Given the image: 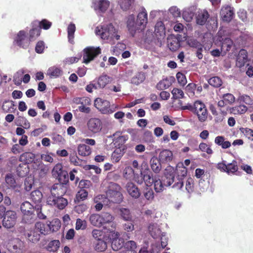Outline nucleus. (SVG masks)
Here are the masks:
<instances>
[{
	"instance_id": "f704fd0d",
	"label": "nucleus",
	"mask_w": 253,
	"mask_h": 253,
	"mask_svg": "<svg viewBox=\"0 0 253 253\" xmlns=\"http://www.w3.org/2000/svg\"><path fill=\"white\" fill-rule=\"evenodd\" d=\"M124 154V149L120 147L115 149L111 155V160L113 163H118L121 160Z\"/></svg>"
},
{
	"instance_id": "37998d69",
	"label": "nucleus",
	"mask_w": 253,
	"mask_h": 253,
	"mask_svg": "<svg viewBox=\"0 0 253 253\" xmlns=\"http://www.w3.org/2000/svg\"><path fill=\"white\" fill-rule=\"evenodd\" d=\"M233 45V41L231 39L225 38L221 42V50L224 53L229 51Z\"/></svg>"
},
{
	"instance_id": "aec40b11",
	"label": "nucleus",
	"mask_w": 253,
	"mask_h": 253,
	"mask_svg": "<svg viewBox=\"0 0 253 253\" xmlns=\"http://www.w3.org/2000/svg\"><path fill=\"white\" fill-rule=\"evenodd\" d=\"M126 187L127 192L132 198L137 199L140 197V190L134 183L128 182L126 184Z\"/></svg>"
},
{
	"instance_id": "7ed1b4c3",
	"label": "nucleus",
	"mask_w": 253,
	"mask_h": 253,
	"mask_svg": "<svg viewBox=\"0 0 253 253\" xmlns=\"http://www.w3.org/2000/svg\"><path fill=\"white\" fill-rule=\"evenodd\" d=\"M52 174L53 177L57 179L59 183L66 185L69 181V174L66 170L63 169L61 164H57L52 169Z\"/></svg>"
},
{
	"instance_id": "423d86ee",
	"label": "nucleus",
	"mask_w": 253,
	"mask_h": 253,
	"mask_svg": "<svg viewBox=\"0 0 253 253\" xmlns=\"http://www.w3.org/2000/svg\"><path fill=\"white\" fill-rule=\"evenodd\" d=\"M100 53L101 49L99 47L92 46L86 47L84 50V62L85 64L88 63Z\"/></svg>"
},
{
	"instance_id": "6e6552de",
	"label": "nucleus",
	"mask_w": 253,
	"mask_h": 253,
	"mask_svg": "<svg viewBox=\"0 0 253 253\" xmlns=\"http://www.w3.org/2000/svg\"><path fill=\"white\" fill-rule=\"evenodd\" d=\"M88 130L92 134L99 132L102 128V123L100 119L96 118H92L87 122Z\"/></svg>"
},
{
	"instance_id": "2eb2a0df",
	"label": "nucleus",
	"mask_w": 253,
	"mask_h": 253,
	"mask_svg": "<svg viewBox=\"0 0 253 253\" xmlns=\"http://www.w3.org/2000/svg\"><path fill=\"white\" fill-rule=\"evenodd\" d=\"M127 27L130 34L132 37H134L137 31L141 29V28L139 27L137 24V22H135V17L133 14L129 15L128 18Z\"/></svg>"
},
{
	"instance_id": "4468645a",
	"label": "nucleus",
	"mask_w": 253,
	"mask_h": 253,
	"mask_svg": "<svg viewBox=\"0 0 253 253\" xmlns=\"http://www.w3.org/2000/svg\"><path fill=\"white\" fill-rule=\"evenodd\" d=\"M220 14L223 21L229 22L233 19L234 15L233 8L228 5L222 7Z\"/></svg>"
},
{
	"instance_id": "c85d7f7f",
	"label": "nucleus",
	"mask_w": 253,
	"mask_h": 253,
	"mask_svg": "<svg viewBox=\"0 0 253 253\" xmlns=\"http://www.w3.org/2000/svg\"><path fill=\"white\" fill-rule=\"evenodd\" d=\"M35 229L39 232L41 234L46 235L49 234L47 222L44 223L43 222L38 221L35 224Z\"/></svg>"
},
{
	"instance_id": "72a5a7b5",
	"label": "nucleus",
	"mask_w": 253,
	"mask_h": 253,
	"mask_svg": "<svg viewBox=\"0 0 253 253\" xmlns=\"http://www.w3.org/2000/svg\"><path fill=\"white\" fill-rule=\"evenodd\" d=\"M78 151L80 155L87 156L91 154V149L88 145L84 144H81L78 146Z\"/></svg>"
},
{
	"instance_id": "f3484780",
	"label": "nucleus",
	"mask_w": 253,
	"mask_h": 253,
	"mask_svg": "<svg viewBox=\"0 0 253 253\" xmlns=\"http://www.w3.org/2000/svg\"><path fill=\"white\" fill-rule=\"evenodd\" d=\"M136 22L141 30L144 29L148 22L147 13L145 9L138 14Z\"/></svg>"
},
{
	"instance_id": "cd10ccee",
	"label": "nucleus",
	"mask_w": 253,
	"mask_h": 253,
	"mask_svg": "<svg viewBox=\"0 0 253 253\" xmlns=\"http://www.w3.org/2000/svg\"><path fill=\"white\" fill-rule=\"evenodd\" d=\"M33 22V24L35 26L40 28L41 30L42 29L45 30H48L52 26V22H50L46 19H43L41 21L36 20Z\"/></svg>"
},
{
	"instance_id": "4be33fe9",
	"label": "nucleus",
	"mask_w": 253,
	"mask_h": 253,
	"mask_svg": "<svg viewBox=\"0 0 253 253\" xmlns=\"http://www.w3.org/2000/svg\"><path fill=\"white\" fill-rule=\"evenodd\" d=\"M25 236L28 241L33 243H38L41 238V234L36 230H31L25 234Z\"/></svg>"
},
{
	"instance_id": "e2e57ef3",
	"label": "nucleus",
	"mask_w": 253,
	"mask_h": 253,
	"mask_svg": "<svg viewBox=\"0 0 253 253\" xmlns=\"http://www.w3.org/2000/svg\"><path fill=\"white\" fill-rule=\"evenodd\" d=\"M227 169L226 172L227 173H234L237 171L238 167L237 161L233 160L232 163L228 164L227 165Z\"/></svg>"
},
{
	"instance_id": "4c0bfd02",
	"label": "nucleus",
	"mask_w": 253,
	"mask_h": 253,
	"mask_svg": "<svg viewBox=\"0 0 253 253\" xmlns=\"http://www.w3.org/2000/svg\"><path fill=\"white\" fill-rule=\"evenodd\" d=\"M119 214L124 220L128 221L132 220V216L129 209L124 208H120L119 209Z\"/></svg>"
},
{
	"instance_id": "9d476101",
	"label": "nucleus",
	"mask_w": 253,
	"mask_h": 253,
	"mask_svg": "<svg viewBox=\"0 0 253 253\" xmlns=\"http://www.w3.org/2000/svg\"><path fill=\"white\" fill-rule=\"evenodd\" d=\"M67 186L63 183H55L50 188V195L48 197L63 196L67 191Z\"/></svg>"
},
{
	"instance_id": "09e8293b",
	"label": "nucleus",
	"mask_w": 253,
	"mask_h": 253,
	"mask_svg": "<svg viewBox=\"0 0 253 253\" xmlns=\"http://www.w3.org/2000/svg\"><path fill=\"white\" fill-rule=\"evenodd\" d=\"M88 196V192L85 189H80L76 194L75 199V203H79L81 201L85 200Z\"/></svg>"
},
{
	"instance_id": "c03bdc74",
	"label": "nucleus",
	"mask_w": 253,
	"mask_h": 253,
	"mask_svg": "<svg viewBox=\"0 0 253 253\" xmlns=\"http://www.w3.org/2000/svg\"><path fill=\"white\" fill-rule=\"evenodd\" d=\"M70 161L75 166L84 167L86 162L82 159H79L76 153L71 154L70 156Z\"/></svg>"
},
{
	"instance_id": "58836bf2",
	"label": "nucleus",
	"mask_w": 253,
	"mask_h": 253,
	"mask_svg": "<svg viewBox=\"0 0 253 253\" xmlns=\"http://www.w3.org/2000/svg\"><path fill=\"white\" fill-rule=\"evenodd\" d=\"M60 246V241L58 240H54L48 244L46 249L48 252L55 253L58 250Z\"/></svg>"
},
{
	"instance_id": "6ab92c4d",
	"label": "nucleus",
	"mask_w": 253,
	"mask_h": 253,
	"mask_svg": "<svg viewBox=\"0 0 253 253\" xmlns=\"http://www.w3.org/2000/svg\"><path fill=\"white\" fill-rule=\"evenodd\" d=\"M173 154L172 152L168 149L162 150L159 154V159L162 163H167L172 161Z\"/></svg>"
},
{
	"instance_id": "7c9ffc66",
	"label": "nucleus",
	"mask_w": 253,
	"mask_h": 253,
	"mask_svg": "<svg viewBox=\"0 0 253 253\" xmlns=\"http://www.w3.org/2000/svg\"><path fill=\"white\" fill-rule=\"evenodd\" d=\"M230 113L233 115H241L245 113L247 111V107L244 105H237L232 107H229L227 109Z\"/></svg>"
},
{
	"instance_id": "ea45409f",
	"label": "nucleus",
	"mask_w": 253,
	"mask_h": 253,
	"mask_svg": "<svg viewBox=\"0 0 253 253\" xmlns=\"http://www.w3.org/2000/svg\"><path fill=\"white\" fill-rule=\"evenodd\" d=\"M42 198V193L38 190H34L31 193V199L37 205L41 203Z\"/></svg>"
},
{
	"instance_id": "f257e3e1",
	"label": "nucleus",
	"mask_w": 253,
	"mask_h": 253,
	"mask_svg": "<svg viewBox=\"0 0 253 253\" xmlns=\"http://www.w3.org/2000/svg\"><path fill=\"white\" fill-rule=\"evenodd\" d=\"M121 187L117 183L110 182L106 193V199L114 203H120L123 200Z\"/></svg>"
},
{
	"instance_id": "a18cd8bd",
	"label": "nucleus",
	"mask_w": 253,
	"mask_h": 253,
	"mask_svg": "<svg viewBox=\"0 0 253 253\" xmlns=\"http://www.w3.org/2000/svg\"><path fill=\"white\" fill-rule=\"evenodd\" d=\"M209 16V15L207 11H203L199 13L196 17L197 23L200 25H204L206 23Z\"/></svg>"
},
{
	"instance_id": "473e14b6",
	"label": "nucleus",
	"mask_w": 253,
	"mask_h": 253,
	"mask_svg": "<svg viewBox=\"0 0 253 253\" xmlns=\"http://www.w3.org/2000/svg\"><path fill=\"white\" fill-rule=\"evenodd\" d=\"M141 174L143 175V179L146 185L147 186H151L155 180V178L157 177H153V173L150 170L144 171L143 173L141 172Z\"/></svg>"
},
{
	"instance_id": "69168bd1",
	"label": "nucleus",
	"mask_w": 253,
	"mask_h": 253,
	"mask_svg": "<svg viewBox=\"0 0 253 253\" xmlns=\"http://www.w3.org/2000/svg\"><path fill=\"white\" fill-rule=\"evenodd\" d=\"M123 175L126 178L130 179L134 176V170L130 166L126 167L124 170Z\"/></svg>"
},
{
	"instance_id": "13d9d810",
	"label": "nucleus",
	"mask_w": 253,
	"mask_h": 253,
	"mask_svg": "<svg viewBox=\"0 0 253 253\" xmlns=\"http://www.w3.org/2000/svg\"><path fill=\"white\" fill-rule=\"evenodd\" d=\"M134 0H119V3L121 8L124 11L128 10L133 3Z\"/></svg>"
},
{
	"instance_id": "b1692460",
	"label": "nucleus",
	"mask_w": 253,
	"mask_h": 253,
	"mask_svg": "<svg viewBox=\"0 0 253 253\" xmlns=\"http://www.w3.org/2000/svg\"><path fill=\"white\" fill-rule=\"evenodd\" d=\"M49 234L51 232H57L61 227V221L58 218H55L51 221L47 222Z\"/></svg>"
},
{
	"instance_id": "052dcab7",
	"label": "nucleus",
	"mask_w": 253,
	"mask_h": 253,
	"mask_svg": "<svg viewBox=\"0 0 253 253\" xmlns=\"http://www.w3.org/2000/svg\"><path fill=\"white\" fill-rule=\"evenodd\" d=\"M107 249V244L103 240H99L95 244V249L98 252H102Z\"/></svg>"
},
{
	"instance_id": "6e6d98bb",
	"label": "nucleus",
	"mask_w": 253,
	"mask_h": 253,
	"mask_svg": "<svg viewBox=\"0 0 253 253\" xmlns=\"http://www.w3.org/2000/svg\"><path fill=\"white\" fill-rule=\"evenodd\" d=\"M153 184L154 185V189L157 193L161 192L164 190L165 186L163 184L162 180L158 177L155 178V180Z\"/></svg>"
},
{
	"instance_id": "c9c22d12",
	"label": "nucleus",
	"mask_w": 253,
	"mask_h": 253,
	"mask_svg": "<svg viewBox=\"0 0 253 253\" xmlns=\"http://www.w3.org/2000/svg\"><path fill=\"white\" fill-rule=\"evenodd\" d=\"M122 133L120 131L116 132L114 134V136H117V137H115L114 141L115 142V144L116 145V146H120L121 145H123L126 141L128 139V135H120V134Z\"/></svg>"
},
{
	"instance_id": "338daca9",
	"label": "nucleus",
	"mask_w": 253,
	"mask_h": 253,
	"mask_svg": "<svg viewBox=\"0 0 253 253\" xmlns=\"http://www.w3.org/2000/svg\"><path fill=\"white\" fill-rule=\"evenodd\" d=\"M148 230L151 235L154 238H157V234L159 233L160 230L157 228L156 225L155 224H150L148 226Z\"/></svg>"
},
{
	"instance_id": "a19ab883",
	"label": "nucleus",
	"mask_w": 253,
	"mask_h": 253,
	"mask_svg": "<svg viewBox=\"0 0 253 253\" xmlns=\"http://www.w3.org/2000/svg\"><path fill=\"white\" fill-rule=\"evenodd\" d=\"M17 174L20 177H24L29 172V168L26 164H20L16 169Z\"/></svg>"
},
{
	"instance_id": "bb28decb",
	"label": "nucleus",
	"mask_w": 253,
	"mask_h": 253,
	"mask_svg": "<svg viewBox=\"0 0 253 253\" xmlns=\"http://www.w3.org/2000/svg\"><path fill=\"white\" fill-rule=\"evenodd\" d=\"M150 166L152 170L156 173L160 172L162 169L161 162L156 157H152L150 161Z\"/></svg>"
},
{
	"instance_id": "a211bd4d",
	"label": "nucleus",
	"mask_w": 253,
	"mask_h": 253,
	"mask_svg": "<svg viewBox=\"0 0 253 253\" xmlns=\"http://www.w3.org/2000/svg\"><path fill=\"white\" fill-rule=\"evenodd\" d=\"M20 209L24 216L34 215V208L31 204L27 201L23 202L20 207Z\"/></svg>"
},
{
	"instance_id": "bf43d9fd",
	"label": "nucleus",
	"mask_w": 253,
	"mask_h": 253,
	"mask_svg": "<svg viewBox=\"0 0 253 253\" xmlns=\"http://www.w3.org/2000/svg\"><path fill=\"white\" fill-rule=\"evenodd\" d=\"M240 130L248 139L253 141V129L246 127L241 128Z\"/></svg>"
},
{
	"instance_id": "e433bc0d",
	"label": "nucleus",
	"mask_w": 253,
	"mask_h": 253,
	"mask_svg": "<svg viewBox=\"0 0 253 253\" xmlns=\"http://www.w3.org/2000/svg\"><path fill=\"white\" fill-rule=\"evenodd\" d=\"M106 200V197L104 195H99L94 198V202L96 203L95 206L96 211H99L102 209L103 204Z\"/></svg>"
},
{
	"instance_id": "f03ea898",
	"label": "nucleus",
	"mask_w": 253,
	"mask_h": 253,
	"mask_svg": "<svg viewBox=\"0 0 253 253\" xmlns=\"http://www.w3.org/2000/svg\"><path fill=\"white\" fill-rule=\"evenodd\" d=\"M175 173L176 180L172 187L179 190L183 186V178L187 175V169L183 164H178L176 167Z\"/></svg>"
},
{
	"instance_id": "39448f33",
	"label": "nucleus",
	"mask_w": 253,
	"mask_h": 253,
	"mask_svg": "<svg viewBox=\"0 0 253 253\" xmlns=\"http://www.w3.org/2000/svg\"><path fill=\"white\" fill-rule=\"evenodd\" d=\"M46 203L47 205L57 208L58 210H63L68 204V200L61 197H47L46 199Z\"/></svg>"
},
{
	"instance_id": "c756f323",
	"label": "nucleus",
	"mask_w": 253,
	"mask_h": 253,
	"mask_svg": "<svg viewBox=\"0 0 253 253\" xmlns=\"http://www.w3.org/2000/svg\"><path fill=\"white\" fill-rule=\"evenodd\" d=\"M110 5V2L107 0H99L94 2V9L104 12Z\"/></svg>"
},
{
	"instance_id": "774afa93",
	"label": "nucleus",
	"mask_w": 253,
	"mask_h": 253,
	"mask_svg": "<svg viewBox=\"0 0 253 253\" xmlns=\"http://www.w3.org/2000/svg\"><path fill=\"white\" fill-rule=\"evenodd\" d=\"M194 179L191 177H189L186 182L185 188L188 193H191L194 191Z\"/></svg>"
},
{
	"instance_id": "f8f14e48",
	"label": "nucleus",
	"mask_w": 253,
	"mask_h": 253,
	"mask_svg": "<svg viewBox=\"0 0 253 253\" xmlns=\"http://www.w3.org/2000/svg\"><path fill=\"white\" fill-rule=\"evenodd\" d=\"M110 102L101 98H97L94 100V105L102 114H107Z\"/></svg>"
},
{
	"instance_id": "4d7b16f0",
	"label": "nucleus",
	"mask_w": 253,
	"mask_h": 253,
	"mask_svg": "<svg viewBox=\"0 0 253 253\" xmlns=\"http://www.w3.org/2000/svg\"><path fill=\"white\" fill-rule=\"evenodd\" d=\"M198 150L203 152H206L208 155H211L213 153L211 146L204 142L200 143Z\"/></svg>"
},
{
	"instance_id": "20e7f679",
	"label": "nucleus",
	"mask_w": 253,
	"mask_h": 253,
	"mask_svg": "<svg viewBox=\"0 0 253 253\" xmlns=\"http://www.w3.org/2000/svg\"><path fill=\"white\" fill-rule=\"evenodd\" d=\"M193 113L197 115L198 120L201 123L205 122L208 119V111L206 105L201 101L195 102Z\"/></svg>"
},
{
	"instance_id": "49530a36",
	"label": "nucleus",
	"mask_w": 253,
	"mask_h": 253,
	"mask_svg": "<svg viewBox=\"0 0 253 253\" xmlns=\"http://www.w3.org/2000/svg\"><path fill=\"white\" fill-rule=\"evenodd\" d=\"M16 125L18 126L23 127L25 129L30 127V123L28 120L23 116H18L16 119Z\"/></svg>"
},
{
	"instance_id": "0e129e2a",
	"label": "nucleus",
	"mask_w": 253,
	"mask_h": 253,
	"mask_svg": "<svg viewBox=\"0 0 253 253\" xmlns=\"http://www.w3.org/2000/svg\"><path fill=\"white\" fill-rule=\"evenodd\" d=\"M222 98L228 105H232L235 101V96L231 93H227L223 94Z\"/></svg>"
},
{
	"instance_id": "8fccbe9b",
	"label": "nucleus",
	"mask_w": 253,
	"mask_h": 253,
	"mask_svg": "<svg viewBox=\"0 0 253 253\" xmlns=\"http://www.w3.org/2000/svg\"><path fill=\"white\" fill-rule=\"evenodd\" d=\"M109 82L108 77L107 75H103L98 78L96 84L99 89H101L104 88Z\"/></svg>"
},
{
	"instance_id": "3c124183",
	"label": "nucleus",
	"mask_w": 253,
	"mask_h": 253,
	"mask_svg": "<svg viewBox=\"0 0 253 253\" xmlns=\"http://www.w3.org/2000/svg\"><path fill=\"white\" fill-rule=\"evenodd\" d=\"M171 85V83L168 79H165L160 81L156 85V88L159 90H162L168 88Z\"/></svg>"
},
{
	"instance_id": "5701e85b",
	"label": "nucleus",
	"mask_w": 253,
	"mask_h": 253,
	"mask_svg": "<svg viewBox=\"0 0 253 253\" xmlns=\"http://www.w3.org/2000/svg\"><path fill=\"white\" fill-rule=\"evenodd\" d=\"M155 35L158 39L163 38L165 36V27L162 21H158L155 27Z\"/></svg>"
},
{
	"instance_id": "412c9836",
	"label": "nucleus",
	"mask_w": 253,
	"mask_h": 253,
	"mask_svg": "<svg viewBox=\"0 0 253 253\" xmlns=\"http://www.w3.org/2000/svg\"><path fill=\"white\" fill-rule=\"evenodd\" d=\"M248 61V52L246 50L242 49L240 50L237 57V64L239 67L244 66Z\"/></svg>"
},
{
	"instance_id": "a878e982",
	"label": "nucleus",
	"mask_w": 253,
	"mask_h": 253,
	"mask_svg": "<svg viewBox=\"0 0 253 253\" xmlns=\"http://www.w3.org/2000/svg\"><path fill=\"white\" fill-rule=\"evenodd\" d=\"M174 179L173 172H165L162 180L165 186H169L175 181Z\"/></svg>"
},
{
	"instance_id": "2f4dec72",
	"label": "nucleus",
	"mask_w": 253,
	"mask_h": 253,
	"mask_svg": "<svg viewBox=\"0 0 253 253\" xmlns=\"http://www.w3.org/2000/svg\"><path fill=\"white\" fill-rule=\"evenodd\" d=\"M146 79V75L143 72H139L131 78L130 83L135 85H139L142 83Z\"/></svg>"
},
{
	"instance_id": "0eeeda50",
	"label": "nucleus",
	"mask_w": 253,
	"mask_h": 253,
	"mask_svg": "<svg viewBox=\"0 0 253 253\" xmlns=\"http://www.w3.org/2000/svg\"><path fill=\"white\" fill-rule=\"evenodd\" d=\"M115 28L112 23L102 26L101 29L96 32L97 34L100 35L103 40H111L115 32Z\"/></svg>"
},
{
	"instance_id": "603ef678",
	"label": "nucleus",
	"mask_w": 253,
	"mask_h": 253,
	"mask_svg": "<svg viewBox=\"0 0 253 253\" xmlns=\"http://www.w3.org/2000/svg\"><path fill=\"white\" fill-rule=\"evenodd\" d=\"M102 225L105 223L112 222L114 219V216L110 213L103 212L101 214Z\"/></svg>"
},
{
	"instance_id": "864d4df0",
	"label": "nucleus",
	"mask_w": 253,
	"mask_h": 253,
	"mask_svg": "<svg viewBox=\"0 0 253 253\" xmlns=\"http://www.w3.org/2000/svg\"><path fill=\"white\" fill-rule=\"evenodd\" d=\"M208 83L214 87H219L222 85V81L219 77L215 76L210 78Z\"/></svg>"
},
{
	"instance_id": "dca6fc26",
	"label": "nucleus",
	"mask_w": 253,
	"mask_h": 253,
	"mask_svg": "<svg viewBox=\"0 0 253 253\" xmlns=\"http://www.w3.org/2000/svg\"><path fill=\"white\" fill-rule=\"evenodd\" d=\"M180 39L177 37L170 35L167 39L168 46L172 51H176L180 47Z\"/></svg>"
},
{
	"instance_id": "79ce46f5",
	"label": "nucleus",
	"mask_w": 253,
	"mask_h": 253,
	"mask_svg": "<svg viewBox=\"0 0 253 253\" xmlns=\"http://www.w3.org/2000/svg\"><path fill=\"white\" fill-rule=\"evenodd\" d=\"M125 241L123 238L114 239L111 243V247L114 251H119L124 247Z\"/></svg>"
},
{
	"instance_id": "393cba45",
	"label": "nucleus",
	"mask_w": 253,
	"mask_h": 253,
	"mask_svg": "<svg viewBox=\"0 0 253 253\" xmlns=\"http://www.w3.org/2000/svg\"><path fill=\"white\" fill-rule=\"evenodd\" d=\"M32 28L29 32V39L31 42L35 41L41 35V30L40 28L35 26L33 22L31 23Z\"/></svg>"
},
{
	"instance_id": "5fc2aeb1",
	"label": "nucleus",
	"mask_w": 253,
	"mask_h": 253,
	"mask_svg": "<svg viewBox=\"0 0 253 253\" xmlns=\"http://www.w3.org/2000/svg\"><path fill=\"white\" fill-rule=\"evenodd\" d=\"M68 38L69 42L72 43L74 38V33L76 31L75 25L73 23H70L68 27Z\"/></svg>"
},
{
	"instance_id": "9b49d317",
	"label": "nucleus",
	"mask_w": 253,
	"mask_h": 253,
	"mask_svg": "<svg viewBox=\"0 0 253 253\" xmlns=\"http://www.w3.org/2000/svg\"><path fill=\"white\" fill-rule=\"evenodd\" d=\"M14 41L18 46L23 48H27L31 42L27 37L26 32L24 30L20 31L18 33Z\"/></svg>"
},
{
	"instance_id": "1a4fd4ad",
	"label": "nucleus",
	"mask_w": 253,
	"mask_h": 253,
	"mask_svg": "<svg viewBox=\"0 0 253 253\" xmlns=\"http://www.w3.org/2000/svg\"><path fill=\"white\" fill-rule=\"evenodd\" d=\"M17 218L16 213L13 211H6L2 220L3 226L6 228H10L14 226Z\"/></svg>"
},
{
	"instance_id": "ddd939ff",
	"label": "nucleus",
	"mask_w": 253,
	"mask_h": 253,
	"mask_svg": "<svg viewBox=\"0 0 253 253\" xmlns=\"http://www.w3.org/2000/svg\"><path fill=\"white\" fill-rule=\"evenodd\" d=\"M35 158V155L34 154L31 152H26L21 155L19 159L21 161L25 162L26 164H29L34 162V164H36V166L35 167L33 166V167H34V169H36L41 165V161L36 160L37 162H36Z\"/></svg>"
},
{
	"instance_id": "de8ad7c7",
	"label": "nucleus",
	"mask_w": 253,
	"mask_h": 253,
	"mask_svg": "<svg viewBox=\"0 0 253 253\" xmlns=\"http://www.w3.org/2000/svg\"><path fill=\"white\" fill-rule=\"evenodd\" d=\"M90 223L93 226H100L102 225L101 216L98 214H92L89 217Z\"/></svg>"
},
{
	"instance_id": "680f3d73",
	"label": "nucleus",
	"mask_w": 253,
	"mask_h": 253,
	"mask_svg": "<svg viewBox=\"0 0 253 253\" xmlns=\"http://www.w3.org/2000/svg\"><path fill=\"white\" fill-rule=\"evenodd\" d=\"M172 98L174 100L183 98L184 97V92L181 89L174 88L171 91Z\"/></svg>"
}]
</instances>
